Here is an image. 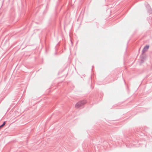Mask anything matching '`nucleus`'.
Wrapping results in <instances>:
<instances>
[{
	"label": "nucleus",
	"instance_id": "nucleus-1",
	"mask_svg": "<svg viewBox=\"0 0 152 152\" xmlns=\"http://www.w3.org/2000/svg\"><path fill=\"white\" fill-rule=\"evenodd\" d=\"M86 102V101H82L79 102L75 104V107L76 109H78L85 104Z\"/></svg>",
	"mask_w": 152,
	"mask_h": 152
},
{
	"label": "nucleus",
	"instance_id": "nucleus-2",
	"mask_svg": "<svg viewBox=\"0 0 152 152\" xmlns=\"http://www.w3.org/2000/svg\"><path fill=\"white\" fill-rule=\"evenodd\" d=\"M140 57L141 58V62L142 63L146 59V56L145 54H142H142L140 55Z\"/></svg>",
	"mask_w": 152,
	"mask_h": 152
},
{
	"label": "nucleus",
	"instance_id": "nucleus-3",
	"mask_svg": "<svg viewBox=\"0 0 152 152\" xmlns=\"http://www.w3.org/2000/svg\"><path fill=\"white\" fill-rule=\"evenodd\" d=\"M149 45H145L143 48V49L142 51V54H144V53L149 48Z\"/></svg>",
	"mask_w": 152,
	"mask_h": 152
},
{
	"label": "nucleus",
	"instance_id": "nucleus-4",
	"mask_svg": "<svg viewBox=\"0 0 152 152\" xmlns=\"http://www.w3.org/2000/svg\"><path fill=\"white\" fill-rule=\"evenodd\" d=\"M147 19L148 23L151 24L152 27V17L151 16H149Z\"/></svg>",
	"mask_w": 152,
	"mask_h": 152
},
{
	"label": "nucleus",
	"instance_id": "nucleus-5",
	"mask_svg": "<svg viewBox=\"0 0 152 152\" xmlns=\"http://www.w3.org/2000/svg\"><path fill=\"white\" fill-rule=\"evenodd\" d=\"M145 4L146 6V7L147 8V9H149V8H150L151 7H150V5L148 3H147V2H146L145 3Z\"/></svg>",
	"mask_w": 152,
	"mask_h": 152
},
{
	"label": "nucleus",
	"instance_id": "nucleus-6",
	"mask_svg": "<svg viewBox=\"0 0 152 152\" xmlns=\"http://www.w3.org/2000/svg\"><path fill=\"white\" fill-rule=\"evenodd\" d=\"M147 10L148 12L150 14L152 13V9L151 8L148 9Z\"/></svg>",
	"mask_w": 152,
	"mask_h": 152
},
{
	"label": "nucleus",
	"instance_id": "nucleus-7",
	"mask_svg": "<svg viewBox=\"0 0 152 152\" xmlns=\"http://www.w3.org/2000/svg\"><path fill=\"white\" fill-rule=\"evenodd\" d=\"M5 124V122H4L3 124L1 125V126H0V128L1 127H3Z\"/></svg>",
	"mask_w": 152,
	"mask_h": 152
},
{
	"label": "nucleus",
	"instance_id": "nucleus-8",
	"mask_svg": "<svg viewBox=\"0 0 152 152\" xmlns=\"http://www.w3.org/2000/svg\"><path fill=\"white\" fill-rule=\"evenodd\" d=\"M70 87L71 88V89L72 90L74 88V86L73 85H72Z\"/></svg>",
	"mask_w": 152,
	"mask_h": 152
},
{
	"label": "nucleus",
	"instance_id": "nucleus-9",
	"mask_svg": "<svg viewBox=\"0 0 152 152\" xmlns=\"http://www.w3.org/2000/svg\"><path fill=\"white\" fill-rule=\"evenodd\" d=\"M55 55H56L57 54V53L56 52V53H55Z\"/></svg>",
	"mask_w": 152,
	"mask_h": 152
},
{
	"label": "nucleus",
	"instance_id": "nucleus-10",
	"mask_svg": "<svg viewBox=\"0 0 152 152\" xmlns=\"http://www.w3.org/2000/svg\"><path fill=\"white\" fill-rule=\"evenodd\" d=\"M93 67H94V66H92V69H91V70H92V69H93Z\"/></svg>",
	"mask_w": 152,
	"mask_h": 152
}]
</instances>
